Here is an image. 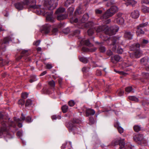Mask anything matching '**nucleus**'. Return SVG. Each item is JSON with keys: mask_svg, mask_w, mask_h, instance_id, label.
<instances>
[{"mask_svg": "<svg viewBox=\"0 0 149 149\" xmlns=\"http://www.w3.org/2000/svg\"><path fill=\"white\" fill-rule=\"evenodd\" d=\"M88 14H85L83 15L82 19L79 21L77 19L73 17L71 19L70 21L71 23L78 22V23L79 25H81V26H84L85 27H92L94 24L92 22H89L85 24L84 23L88 20Z\"/></svg>", "mask_w": 149, "mask_h": 149, "instance_id": "nucleus-1", "label": "nucleus"}, {"mask_svg": "<svg viewBox=\"0 0 149 149\" xmlns=\"http://www.w3.org/2000/svg\"><path fill=\"white\" fill-rule=\"evenodd\" d=\"M7 120L5 119L4 118H1L0 120L1 125L0 130V136H1L4 134H6L8 135L9 134L7 126L8 124L6 122Z\"/></svg>", "mask_w": 149, "mask_h": 149, "instance_id": "nucleus-2", "label": "nucleus"}, {"mask_svg": "<svg viewBox=\"0 0 149 149\" xmlns=\"http://www.w3.org/2000/svg\"><path fill=\"white\" fill-rule=\"evenodd\" d=\"M119 38L115 37H113L107 40V43L109 45H110V48L114 52H115L116 49V44L120 43Z\"/></svg>", "mask_w": 149, "mask_h": 149, "instance_id": "nucleus-3", "label": "nucleus"}, {"mask_svg": "<svg viewBox=\"0 0 149 149\" xmlns=\"http://www.w3.org/2000/svg\"><path fill=\"white\" fill-rule=\"evenodd\" d=\"M57 5V3H54V0H45L44 3L45 8L50 10L55 8Z\"/></svg>", "mask_w": 149, "mask_h": 149, "instance_id": "nucleus-4", "label": "nucleus"}, {"mask_svg": "<svg viewBox=\"0 0 149 149\" xmlns=\"http://www.w3.org/2000/svg\"><path fill=\"white\" fill-rule=\"evenodd\" d=\"M117 10L118 8L116 6H113L106 11L101 18L106 19L113 15Z\"/></svg>", "mask_w": 149, "mask_h": 149, "instance_id": "nucleus-5", "label": "nucleus"}, {"mask_svg": "<svg viewBox=\"0 0 149 149\" xmlns=\"http://www.w3.org/2000/svg\"><path fill=\"white\" fill-rule=\"evenodd\" d=\"M119 30V27L116 25L111 26L110 28L107 26L105 29V33L109 35H112L115 34Z\"/></svg>", "mask_w": 149, "mask_h": 149, "instance_id": "nucleus-6", "label": "nucleus"}, {"mask_svg": "<svg viewBox=\"0 0 149 149\" xmlns=\"http://www.w3.org/2000/svg\"><path fill=\"white\" fill-rule=\"evenodd\" d=\"M22 2L26 7L29 5L30 8L33 9L38 8L40 7V5H36V1L35 0H23Z\"/></svg>", "mask_w": 149, "mask_h": 149, "instance_id": "nucleus-7", "label": "nucleus"}, {"mask_svg": "<svg viewBox=\"0 0 149 149\" xmlns=\"http://www.w3.org/2000/svg\"><path fill=\"white\" fill-rule=\"evenodd\" d=\"M66 126L68 128L70 132H72L74 134L78 133V129L73 123L69 122L66 124Z\"/></svg>", "mask_w": 149, "mask_h": 149, "instance_id": "nucleus-8", "label": "nucleus"}, {"mask_svg": "<svg viewBox=\"0 0 149 149\" xmlns=\"http://www.w3.org/2000/svg\"><path fill=\"white\" fill-rule=\"evenodd\" d=\"M40 12L44 15H46V19L47 21H50L52 22H54V19L52 18V15L53 12L52 11L47 12L45 10H41Z\"/></svg>", "mask_w": 149, "mask_h": 149, "instance_id": "nucleus-9", "label": "nucleus"}, {"mask_svg": "<svg viewBox=\"0 0 149 149\" xmlns=\"http://www.w3.org/2000/svg\"><path fill=\"white\" fill-rule=\"evenodd\" d=\"M143 135L142 134H139L135 135L133 138L134 140L136 142L139 141H141V143L144 144V145H146L147 144V142L146 141H145L143 140Z\"/></svg>", "mask_w": 149, "mask_h": 149, "instance_id": "nucleus-10", "label": "nucleus"}, {"mask_svg": "<svg viewBox=\"0 0 149 149\" xmlns=\"http://www.w3.org/2000/svg\"><path fill=\"white\" fill-rule=\"evenodd\" d=\"M148 22H146L144 23L140 24L137 28V30L136 31L137 35H140L141 34H143L144 32L142 30L141 28L146 26L148 24Z\"/></svg>", "mask_w": 149, "mask_h": 149, "instance_id": "nucleus-11", "label": "nucleus"}, {"mask_svg": "<svg viewBox=\"0 0 149 149\" xmlns=\"http://www.w3.org/2000/svg\"><path fill=\"white\" fill-rule=\"evenodd\" d=\"M29 55V54L28 52V50H23L21 52V57H20V59L22 57H23L24 58V59L26 60V61H30L31 59L27 57Z\"/></svg>", "mask_w": 149, "mask_h": 149, "instance_id": "nucleus-12", "label": "nucleus"}, {"mask_svg": "<svg viewBox=\"0 0 149 149\" xmlns=\"http://www.w3.org/2000/svg\"><path fill=\"white\" fill-rule=\"evenodd\" d=\"M50 26L48 25H45L42 27L41 32L42 33L47 34L50 31Z\"/></svg>", "mask_w": 149, "mask_h": 149, "instance_id": "nucleus-13", "label": "nucleus"}, {"mask_svg": "<svg viewBox=\"0 0 149 149\" xmlns=\"http://www.w3.org/2000/svg\"><path fill=\"white\" fill-rule=\"evenodd\" d=\"M25 119V116L22 114V117L20 119L15 118L14 120L17 123H18V126L19 127H22V124L19 123V122L21 120H24Z\"/></svg>", "mask_w": 149, "mask_h": 149, "instance_id": "nucleus-14", "label": "nucleus"}, {"mask_svg": "<svg viewBox=\"0 0 149 149\" xmlns=\"http://www.w3.org/2000/svg\"><path fill=\"white\" fill-rule=\"evenodd\" d=\"M116 22L120 25H123L124 23V19L120 14L118 15L117 17L116 18Z\"/></svg>", "mask_w": 149, "mask_h": 149, "instance_id": "nucleus-15", "label": "nucleus"}, {"mask_svg": "<svg viewBox=\"0 0 149 149\" xmlns=\"http://www.w3.org/2000/svg\"><path fill=\"white\" fill-rule=\"evenodd\" d=\"M141 54L142 53L140 51L137 50L134 53H131L130 56L131 57L138 58L141 56Z\"/></svg>", "mask_w": 149, "mask_h": 149, "instance_id": "nucleus-16", "label": "nucleus"}, {"mask_svg": "<svg viewBox=\"0 0 149 149\" xmlns=\"http://www.w3.org/2000/svg\"><path fill=\"white\" fill-rule=\"evenodd\" d=\"M107 26L106 25H103V26H99L95 27H94V29L97 32H99L102 31H104L105 32V29L107 28Z\"/></svg>", "mask_w": 149, "mask_h": 149, "instance_id": "nucleus-17", "label": "nucleus"}, {"mask_svg": "<svg viewBox=\"0 0 149 149\" xmlns=\"http://www.w3.org/2000/svg\"><path fill=\"white\" fill-rule=\"evenodd\" d=\"M15 6L17 9L19 10H21L26 7L22 2L18 3L15 4Z\"/></svg>", "mask_w": 149, "mask_h": 149, "instance_id": "nucleus-18", "label": "nucleus"}, {"mask_svg": "<svg viewBox=\"0 0 149 149\" xmlns=\"http://www.w3.org/2000/svg\"><path fill=\"white\" fill-rule=\"evenodd\" d=\"M139 15V12L137 10H134L131 13V16L134 18H138Z\"/></svg>", "mask_w": 149, "mask_h": 149, "instance_id": "nucleus-19", "label": "nucleus"}, {"mask_svg": "<svg viewBox=\"0 0 149 149\" xmlns=\"http://www.w3.org/2000/svg\"><path fill=\"white\" fill-rule=\"evenodd\" d=\"M120 123L118 122L116 124L114 125V126L117 128L119 133L121 134L123 132L124 130L123 128L120 126Z\"/></svg>", "mask_w": 149, "mask_h": 149, "instance_id": "nucleus-20", "label": "nucleus"}, {"mask_svg": "<svg viewBox=\"0 0 149 149\" xmlns=\"http://www.w3.org/2000/svg\"><path fill=\"white\" fill-rule=\"evenodd\" d=\"M95 113V112L94 110L91 109H87L86 112V115L87 116L94 115Z\"/></svg>", "mask_w": 149, "mask_h": 149, "instance_id": "nucleus-21", "label": "nucleus"}, {"mask_svg": "<svg viewBox=\"0 0 149 149\" xmlns=\"http://www.w3.org/2000/svg\"><path fill=\"white\" fill-rule=\"evenodd\" d=\"M68 17L67 14H58L57 16V19L58 20H61L66 19Z\"/></svg>", "mask_w": 149, "mask_h": 149, "instance_id": "nucleus-22", "label": "nucleus"}, {"mask_svg": "<svg viewBox=\"0 0 149 149\" xmlns=\"http://www.w3.org/2000/svg\"><path fill=\"white\" fill-rule=\"evenodd\" d=\"M133 34L130 31H126L124 34V36L125 38L129 39H131L132 38Z\"/></svg>", "mask_w": 149, "mask_h": 149, "instance_id": "nucleus-23", "label": "nucleus"}, {"mask_svg": "<svg viewBox=\"0 0 149 149\" xmlns=\"http://www.w3.org/2000/svg\"><path fill=\"white\" fill-rule=\"evenodd\" d=\"M141 63L146 65L148 62V58L147 56H145L141 59Z\"/></svg>", "mask_w": 149, "mask_h": 149, "instance_id": "nucleus-24", "label": "nucleus"}, {"mask_svg": "<svg viewBox=\"0 0 149 149\" xmlns=\"http://www.w3.org/2000/svg\"><path fill=\"white\" fill-rule=\"evenodd\" d=\"M80 61L84 63H87L88 61L89 58H87L84 56H79V57Z\"/></svg>", "mask_w": 149, "mask_h": 149, "instance_id": "nucleus-25", "label": "nucleus"}, {"mask_svg": "<svg viewBox=\"0 0 149 149\" xmlns=\"http://www.w3.org/2000/svg\"><path fill=\"white\" fill-rule=\"evenodd\" d=\"M82 49L83 51L85 52H94L96 49L95 48H88L85 47H83Z\"/></svg>", "mask_w": 149, "mask_h": 149, "instance_id": "nucleus-26", "label": "nucleus"}, {"mask_svg": "<svg viewBox=\"0 0 149 149\" xmlns=\"http://www.w3.org/2000/svg\"><path fill=\"white\" fill-rule=\"evenodd\" d=\"M65 11V9L63 8H60L55 12L56 14L58 15L62 13Z\"/></svg>", "mask_w": 149, "mask_h": 149, "instance_id": "nucleus-27", "label": "nucleus"}, {"mask_svg": "<svg viewBox=\"0 0 149 149\" xmlns=\"http://www.w3.org/2000/svg\"><path fill=\"white\" fill-rule=\"evenodd\" d=\"M119 142L120 146V149L122 148L125 147V144L124 139L119 140Z\"/></svg>", "mask_w": 149, "mask_h": 149, "instance_id": "nucleus-28", "label": "nucleus"}, {"mask_svg": "<svg viewBox=\"0 0 149 149\" xmlns=\"http://www.w3.org/2000/svg\"><path fill=\"white\" fill-rule=\"evenodd\" d=\"M128 99L129 100L137 102L138 101V98L134 96H129Z\"/></svg>", "mask_w": 149, "mask_h": 149, "instance_id": "nucleus-29", "label": "nucleus"}, {"mask_svg": "<svg viewBox=\"0 0 149 149\" xmlns=\"http://www.w3.org/2000/svg\"><path fill=\"white\" fill-rule=\"evenodd\" d=\"M81 44L83 43L84 44L86 45L87 46H90V43L88 40H84V41L82 40L81 42Z\"/></svg>", "mask_w": 149, "mask_h": 149, "instance_id": "nucleus-30", "label": "nucleus"}, {"mask_svg": "<svg viewBox=\"0 0 149 149\" xmlns=\"http://www.w3.org/2000/svg\"><path fill=\"white\" fill-rule=\"evenodd\" d=\"M134 129L135 132H138L141 130V127L139 125H135L134 127Z\"/></svg>", "mask_w": 149, "mask_h": 149, "instance_id": "nucleus-31", "label": "nucleus"}, {"mask_svg": "<svg viewBox=\"0 0 149 149\" xmlns=\"http://www.w3.org/2000/svg\"><path fill=\"white\" fill-rule=\"evenodd\" d=\"M125 148H127L129 149H134V147L132 146L130 143H128L126 144L125 146Z\"/></svg>", "mask_w": 149, "mask_h": 149, "instance_id": "nucleus-32", "label": "nucleus"}, {"mask_svg": "<svg viewBox=\"0 0 149 149\" xmlns=\"http://www.w3.org/2000/svg\"><path fill=\"white\" fill-rule=\"evenodd\" d=\"M62 109L63 112V113H65L68 109V106L66 105H63L62 107Z\"/></svg>", "mask_w": 149, "mask_h": 149, "instance_id": "nucleus-33", "label": "nucleus"}, {"mask_svg": "<svg viewBox=\"0 0 149 149\" xmlns=\"http://www.w3.org/2000/svg\"><path fill=\"white\" fill-rule=\"evenodd\" d=\"M10 39L9 37L5 38H4L3 41V44H7L9 41L10 40Z\"/></svg>", "mask_w": 149, "mask_h": 149, "instance_id": "nucleus-34", "label": "nucleus"}, {"mask_svg": "<svg viewBox=\"0 0 149 149\" xmlns=\"http://www.w3.org/2000/svg\"><path fill=\"white\" fill-rule=\"evenodd\" d=\"M38 80L37 78H36L35 75L32 76L31 77V79L30 80V82L31 83H32L33 81H35Z\"/></svg>", "mask_w": 149, "mask_h": 149, "instance_id": "nucleus-35", "label": "nucleus"}, {"mask_svg": "<svg viewBox=\"0 0 149 149\" xmlns=\"http://www.w3.org/2000/svg\"><path fill=\"white\" fill-rule=\"evenodd\" d=\"M93 28H91L88 31V33L89 36L91 35L94 33V30Z\"/></svg>", "mask_w": 149, "mask_h": 149, "instance_id": "nucleus-36", "label": "nucleus"}, {"mask_svg": "<svg viewBox=\"0 0 149 149\" xmlns=\"http://www.w3.org/2000/svg\"><path fill=\"white\" fill-rule=\"evenodd\" d=\"M32 101L30 99L27 100L26 103V106H31L32 104Z\"/></svg>", "mask_w": 149, "mask_h": 149, "instance_id": "nucleus-37", "label": "nucleus"}, {"mask_svg": "<svg viewBox=\"0 0 149 149\" xmlns=\"http://www.w3.org/2000/svg\"><path fill=\"white\" fill-rule=\"evenodd\" d=\"M117 93L119 96H121L123 95L124 91L123 90L120 89L117 91Z\"/></svg>", "mask_w": 149, "mask_h": 149, "instance_id": "nucleus-38", "label": "nucleus"}, {"mask_svg": "<svg viewBox=\"0 0 149 149\" xmlns=\"http://www.w3.org/2000/svg\"><path fill=\"white\" fill-rule=\"evenodd\" d=\"M142 76L145 78H149V74L148 73L143 72L142 74Z\"/></svg>", "mask_w": 149, "mask_h": 149, "instance_id": "nucleus-39", "label": "nucleus"}, {"mask_svg": "<svg viewBox=\"0 0 149 149\" xmlns=\"http://www.w3.org/2000/svg\"><path fill=\"white\" fill-rule=\"evenodd\" d=\"M114 58L115 60L117 61H118L121 59L120 57L118 55H115L114 57Z\"/></svg>", "mask_w": 149, "mask_h": 149, "instance_id": "nucleus-40", "label": "nucleus"}, {"mask_svg": "<svg viewBox=\"0 0 149 149\" xmlns=\"http://www.w3.org/2000/svg\"><path fill=\"white\" fill-rule=\"evenodd\" d=\"M68 105L70 107L74 106L75 104L74 101L73 100H71L68 102Z\"/></svg>", "mask_w": 149, "mask_h": 149, "instance_id": "nucleus-41", "label": "nucleus"}, {"mask_svg": "<svg viewBox=\"0 0 149 149\" xmlns=\"http://www.w3.org/2000/svg\"><path fill=\"white\" fill-rule=\"evenodd\" d=\"M99 50L100 51L102 52H104L106 51V49L104 47L102 46H100Z\"/></svg>", "mask_w": 149, "mask_h": 149, "instance_id": "nucleus-42", "label": "nucleus"}, {"mask_svg": "<svg viewBox=\"0 0 149 149\" xmlns=\"http://www.w3.org/2000/svg\"><path fill=\"white\" fill-rule=\"evenodd\" d=\"M115 1L114 0H111L108 2L107 3V6H110L111 5L114 4Z\"/></svg>", "mask_w": 149, "mask_h": 149, "instance_id": "nucleus-43", "label": "nucleus"}, {"mask_svg": "<svg viewBox=\"0 0 149 149\" xmlns=\"http://www.w3.org/2000/svg\"><path fill=\"white\" fill-rule=\"evenodd\" d=\"M28 94L27 93H22V97L24 99H26L28 97Z\"/></svg>", "mask_w": 149, "mask_h": 149, "instance_id": "nucleus-44", "label": "nucleus"}, {"mask_svg": "<svg viewBox=\"0 0 149 149\" xmlns=\"http://www.w3.org/2000/svg\"><path fill=\"white\" fill-rule=\"evenodd\" d=\"M132 90V87L131 86H128L125 88V91L128 93H129L131 92Z\"/></svg>", "mask_w": 149, "mask_h": 149, "instance_id": "nucleus-45", "label": "nucleus"}, {"mask_svg": "<svg viewBox=\"0 0 149 149\" xmlns=\"http://www.w3.org/2000/svg\"><path fill=\"white\" fill-rule=\"evenodd\" d=\"M81 9V7L80 6L76 10V13H77L78 14H80L82 13Z\"/></svg>", "mask_w": 149, "mask_h": 149, "instance_id": "nucleus-46", "label": "nucleus"}, {"mask_svg": "<svg viewBox=\"0 0 149 149\" xmlns=\"http://www.w3.org/2000/svg\"><path fill=\"white\" fill-rule=\"evenodd\" d=\"M52 118L53 120H55L57 119H60L61 118L60 116H58L57 117L56 115H53L52 116Z\"/></svg>", "mask_w": 149, "mask_h": 149, "instance_id": "nucleus-47", "label": "nucleus"}, {"mask_svg": "<svg viewBox=\"0 0 149 149\" xmlns=\"http://www.w3.org/2000/svg\"><path fill=\"white\" fill-rule=\"evenodd\" d=\"M52 34L54 35H56L58 32V29L56 28H54L52 31Z\"/></svg>", "mask_w": 149, "mask_h": 149, "instance_id": "nucleus-48", "label": "nucleus"}, {"mask_svg": "<svg viewBox=\"0 0 149 149\" xmlns=\"http://www.w3.org/2000/svg\"><path fill=\"white\" fill-rule=\"evenodd\" d=\"M24 101L23 99H21L19 100L18 103L19 105H20L21 106L23 105L24 104Z\"/></svg>", "mask_w": 149, "mask_h": 149, "instance_id": "nucleus-49", "label": "nucleus"}, {"mask_svg": "<svg viewBox=\"0 0 149 149\" xmlns=\"http://www.w3.org/2000/svg\"><path fill=\"white\" fill-rule=\"evenodd\" d=\"M49 84L52 87H54L55 86V83L54 81L52 80V81H49Z\"/></svg>", "mask_w": 149, "mask_h": 149, "instance_id": "nucleus-50", "label": "nucleus"}, {"mask_svg": "<svg viewBox=\"0 0 149 149\" xmlns=\"http://www.w3.org/2000/svg\"><path fill=\"white\" fill-rule=\"evenodd\" d=\"M74 8L72 7H70L68 9V11L69 12H70V15H72L74 11Z\"/></svg>", "mask_w": 149, "mask_h": 149, "instance_id": "nucleus-51", "label": "nucleus"}, {"mask_svg": "<svg viewBox=\"0 0 149 149\" xmlns=\"http://www.w3.org/2000/svg\"><path fill=\"white\" fill-rule=\"evenodd\" d=\"M148 42V40L146 39H142L141 42L142 44H147Z\"/></svg>", "mask_w": 149, "mask_h": 149, "instance_id": "nucleus-52", "label": "nucleus"}, {"mask_svg": "<svg viewBox=\"0 0 149 149\" xmlns=\"http://www.w3.org/2000/svg\"><path fill=\"white\" fill-rule=\"evenodd\" d=\"M127 3V5L131 4L133 1V0H124Z\"/></svg>", "mask_w": 149, "mask_h": 149, "instance_id": "nucleus-53", "label": "nucleus"}, {"mask_svg": "<svg viewBox=\"0 0 149 149\" xmlns=\"http://www.w3.org/2000/svg\"><path fill=\"white\" fill-rule=\"evenodd\" d=\"M69 31L70 30L68 28L64 29L63 30V32L65 34H67L68 33Z\"/></svg>", "mask_w": 149, "mask_h": 149, "instance_id": "nucleus-54", "label": "nucleus"}, {"mask_svg": "<svg viewBox=\"0 0 149 149\" xmlns=\"http://www.w3.org/2000/svg\"><path fill=\"white\" fill-rule=\"evenodd\" d=\"M133 46L134 47V49H138L140 46V45L138 43L134 44Z\"/></svg>", "mask_w": 149, "mask_h": 149, "instance_id": "nucleus-55", "label": "nucleus"}, {"mask_svg": "<svg viewBox=\"0 0 149 149\" xmlns=\"http://www.w3.org/2000/svg\"><path fill=\"white\" fill-rule=\"evenodd\" d=\"M123 52V50L122 49L119 47L118 48L117 50V52L118 53L121 54Z\"/></svg>", "mask_w": 149, "mask_h": 149, "instance_id": "nucleus-56", "label": "nucleus"}, {"mask_svg": "<svg viewBox=\"0 0 149 149\" xmlns=\"http://www.w3.org/2000/svg\"><path fill=\"white\" fill-rule=\"evenodd\" d=\"M80 33V31L79 30H76L74 31V36H77Z\"/></svg>", "mask_w": 149, "mask_h": 149, "instance_id": "nucleus-57", "label": "nucleus"}, {"mask_svg": "<svg viewBox=\"0 0 149 149\" xmlns=\"http://www.w3.org/2000/svg\"><path fill=\"white\" fill-rule=\"evenodd\" d=\"M89 69V68H87L86 67H84L82 69V70L83 72H88Z\"/></svg>", "mask_w": 149, "mask_h": 149, "instance_id": "nucleus-58", "label": "nucleus"}, {"mask_svg": "<svg viewBox=\"0 0 149 149\" xmlns=\"http://www.w3.org/2000/svg\"><path fill=\"white\" fill-rule=\"evenodd\" d=\"M40 43V41L39 40L35 41L33 44V45L36 46H38L39 45Z\"/></svg>", "mask_w": 149, "mask_h": 149, "instance_id": "nucleus-59", "label": "nucleus"}, {"mask_svg": "<svg viewBox=\"0 0 149 149\" xmlns=\"http://www.w3.org/2000/svg\"><path fill=\"white\" fill-rule=\"evenodd\" d=\"M26 122H28V123L31 122L32 121L31 118L29 116L27 117L26 118Z\"/></svg>", "mask_w": 149, "mask_h": 149, "instance_id": "nucleus-60", "label": "nucleus"}, {"mask_svg": "<svg viewBox=\"0 0 149 149\" xmlns=\"http://www.w3.org/2000/svg\"><path fill=\"white\" fill-rule=\"evenodd\" d=\"M43 91L44 92V93H46V94H49V89L47 88H44L43 90Z\"/></svg>", "mask_w": 149, "mask_h": 149, "instance_id": "nucleus-61", "label": "nucleus"}, {"mask_svg": "<svg viewBox=\"0 0 149 149\" xmlns=\"http://www.w3.org/2000/svg\"><path fill=\"white\" fill-rule=\"evenodd\" d=\"M90 122L91 124H93L95 123L94 119L92 117H90L89 119Z\"/></svg>", "mask_w": 149, "mask_h": 149, "instance_id": "nucleus-62", "label": "nucleus"}, {"mask_svg": "<svg viewBox=\"0 0 149 149\" xmlns=\"http://www.w3.org/2000/svg\"><path fill=\"white\" fill-rule=\"evenodd\" d=\"M107 54L109 56H111L112 54V52L110 50H109L107 51Z\"/></svg>", "mask_w": 149, "mask_h": 149, "instance_id": "nucleus-63", "label": "nucleus"}, {"mask_svg": "<svg viewBox=\"0 0 149 149\" xmlns=\"http://www.w3.org/2000/svg\"><path fill=\"white\" fill-rule=\"evenodd\" d=\"M46 67L47 68L50 69L52 68V66L51 64H48L46 65Z\"/></svg>", "mask_w": 149, "mask_h": 149, "instance_id": "nucleus-64", "label": "nucleus"}]
</instances>
